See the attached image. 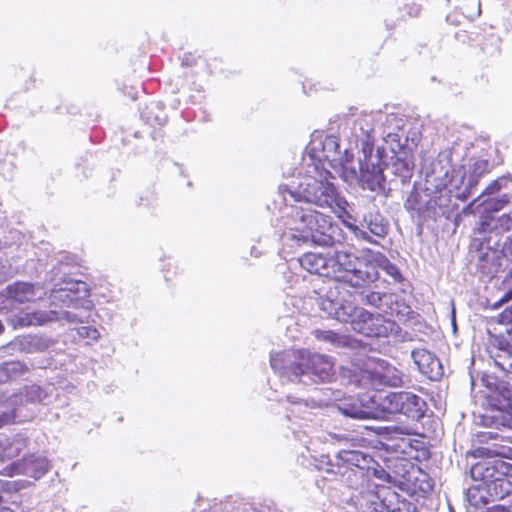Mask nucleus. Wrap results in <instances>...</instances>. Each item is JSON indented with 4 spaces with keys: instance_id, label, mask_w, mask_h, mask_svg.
I'll list each match as a JSON object with an SVG mask.
<instances>
[{
    "instance_id": "48",
    "label": "nucleus",
    "mask_w": 512,
    "mask_h": 512,
    "mask_svg": "<svg viewBox=\"0 0 512 512\" xmlns=\"http://www.w3.org/2000/svg\"><path fill=\"white\" fill-rule=\"evenodd\" d=\"M475 492H476V489H469L468 493H467V497H468L470 503L473 505H477V502L473 501V499L475 498Z\"/></svg>"
},
{
    "instance_id": "12",
    "label": "nucleus",
    "mask_w": 512,
    "mask_h": 512,
    "mask_svg": "<svg viewBox=\"0 0 512 512\" xmlns=\"http://www.w3.org/2000/svg\"><path fill=\"white\" fill-rule=\"evenodd\" d=\"M347 296V290L338 284H333L319 294L317 305L327 317L348 323L357 306Z\"/></svg>"
},
{
    "instance_id": "46",
    "label": "nucleus",
    "mask_w": 512,
    "mask_h": 512,
    "mask_svg": "<svg viewBox=\"0 0 512 512\" xmlns=\"http://www.w3.org/2000/svg\"><path fill=\"white\" fill-rule=\"evenodd\" d=\"M7 375L8 374L6 372L5 365L1 364L0 365V383H5V382L9 381Z\"/></svg>"
},
{
    "instance_id": "51",
    "label": "nucleus",
    "mask_w": 512,
    "mask_h": 512,
    "mask_svg": "<svg viewBox=\"0 0 512 512\" xmlns=\"http://www.w3.org/2000/svg\"><path fill=\"white\" fill-rule=\"evenodd\" d=\"M505 317L512 322V306L505 312Z\"/></svg>"
},
{
    "instance_id": "4",
    "label": "nucleus",
    "mask_w": 512,
    "mask_h": 512,
    "mask_svg": "<svg viewBox=\"0 0 512 512\" xmlns=\"http://www.w3.org/2000/svg\"><path fill=\"white\" fill-rule=\"evenodd\" d=\"M340 232L331 217L315 210L292 207L287 213L282 239L295 245L332 246L339 240Z\"/></svg>"
},
{
    "instance_id": "52",
    "label": "nucleus",
    "mask_w": 512,
    "mask_h": 512,
    "mask_svg": "<svg viewBox=\"0 0 512 512\" xmlns=\"http://www.w3.org/2000/svg\"><path fill=\"white\" fill-rule=\"evenodd\" d=\"M481 13L480 3H478L476 15L479 16Z\"/></svg>"
},
{
    "instance_id": "32",
    "label": "nucleus",
    "mask_w": 512,
    "mask_h": 512,
    "mask_svg": "<svg viewBox=\"0 0 512 512\" xmlns=\"http://www.w3.org/2000/svg\"><path fill=\"white\" fill-rule=\"evenodd\" d=\"M483 489L492 499H503L512 493V481L507 476H502L483 487Z\"/></svg>"
},
{
    "instance_id": "23",
    "label": "nucleus",
    "mask_w": 512,
    "mask_h": 512,
    "mask_svg": "<svg viewBox=\"0 0 512 512\" xmlns=\"http://www.w3.org/2000/svg\"><path fill=\"white\" fill-rule=\"evenodd\" d=\"M411 356L419 371L428 379L437 381L442 377V364L433 353L426 349H415Z\"/></svg>"
},
{
    "instance_id": "15",
    "label": "nucleus",
    "mask_w": 512,
    "mask_h": 512,
    "mask_svg": "<svg viewBox=\"0 0 512 512\" xmlns=\"http://www.w3.org/2000/svg\"><path fill=\"white\" fill-rule=\"evenodd\" d=\"M500 247L501 243L494 244L485 237H473L471 250L477 252V266L483 274L492 276L500 270L504 257V249Z\"/></svg>"
},
{
    "instance_id": "33",
    "label": "nucleus",
    "mask_w": 512,
    "mask_h": 512,
    "mask_svg": "<svg viewBox=\"0 0 512 512\" xmlns=\"http://www.w3.org/2000/svg\"><path fill=\"white\" fill-rule=\"evenodd\" d=\"M493 359L498 368L512 374V340L500 343L499 350Z\"/></svg>"
},
{
    "instance_id": "22",
    "label": "nucleus",
    "mask_w": 512,
    "mask_h": 512,
    "mask_svg": "<svg viewBox=\"0 0 512 512\" xmlns=\"http://www.w3.org/2000/svg\"><path fill=\"white\" fill-rule=\"evenodd\" d=\"M372 457L355 447L340 449L335 456V466L350 469L367 470L371 469Z\"/></svg>"
},
{
    "instance_id": "31",
    "label": "nucleus",
    "mask_w": 512,
    "mask_h": 512,
    "mask_svg": "<svg viewBox=\"0 0 512 512\" xmlns=\"http://www.w3.org/2000/svg\"><path fill=\"white\" fill-rule=\"evenodd\" d=\"M365 471L366 470L337 467L335 474L338 475L339 480L349 488L358 489L365 481Z\"/></svg>"
},
{
    "instance_id": "19",
    "label": "nucleus",
    "mask_w": 512,
    "mask_h": 512,
    "mask_svg": "<svg viewBox=\"0 0 512 512\" xmlns=\"http://www.w3.org/2000/svg\"><path fill=\"white\" fill-rule=\"evenodd\" d=\"M49 470V461L42 455H30L20 461L12 462L5 466L0 474L13 477L16 475H26L34 479H39Z\"/></svg>"
},
{
    "instance_id": "44",
    "label": "nucleus",
    "mask_w": 512,
    "mask_h": 512,
    "mask_svg": "<svg viewBox=\"0 0 512 512\" xmlns=\"http://www.w3.org/2000/svg\"><path fill=\"white\" fill-rule=\"evenodd\" d=\"M485 512H512V511L504 506L495 505V506L489 507Z\"/></svg>"
},
{
    "instance_id": "55",
    "label": "nucleus",
    "mask_w": 512,
    "mask_h": 512,
    "mask_svg": "<svg viewBox=\"0 0 512 512\" xmlns=\"http://www.w3.org/2000/svg\"><path fill=\"white\" fill-rule=\"evenodd\" d=\"M295 436H296V438H298L299 440H301V437H300L298 434H296Z\"/></svg>"
},
{
    "instance_id": "35",
    "label": "nucleus",
    "mask_w": 512,
    "mask_h": 512,
    "mask_svg": "<svg viewBox=\"0 0 512 512\" xmlns=\"http://www.w3.org/2000/svg\"><path fill=\"white\" fill-rule=\"evenodd\" d=\"M49 322H60L61 324H74L83 323L86 321V316L83 313H75L67 310L48 311Z\"/></svg>"
},
{
    "instance_id": "1",
    "label": "nucleus",
    "mask_w": 512,
    "mask_h": 512,
    "mask_svg": "<svg viewBox=\"0 0 512 512\" xmlns=\"http://www.w3.org/2000/svg\"><path fill=\"white\" fill-rule=\"evenodd\" d=\"M487 169L488 162L484 159H470L467 165H456L451 151L440 152L426 171L425 189L429 199L425 211L432 217L444 214L453 194L461 201L467 200Z\"/></svg>"
},
{
    "instance_id": "45",
    "label": "nucleus",
    "mask_w": 512,
    "mask_h": 512,
    "mask_svg": "<svg viewBox=\"0 0 512 512\" xmlns=\"http://www.w3.org/2000/svg\"><path fill=\"white\" fill-rule=\"evenodd\" d=\"M369 500L371 502V505L373 506L374 511H378V506H381V504L378 501V496L375 494H369Z\"/></svg>"
},
{
    "instance_id": "18",
    "label": "nucleus",
    "mask_w": 512,
    "mask_h": 512,
    "mask_svg": "<svg viewBox=\"0 0 512 512\" xmlns=\"http://www.w3.org/2000/svg\"><path fill=\"white\" fill-rule=\"evenodd\" d=\"M405 125L406 118L404 115L378 112V136L390 146L392 152L400 150L402 147L401 140L404 137L406 138L404 132Z\"/></svg>"
},
{
    "instance_id": "53",
    "label": "nucleus",
    "mask_w": 512,
    "mask_h": 512,
    "mask_svg": "<svg viewBox=\"0 0 512 512\" xmlns=\"http://www.w3.org/2000/svg\"><path fill=\"white\" fill-rule=\"evenodd\" d=\"M4 331V325L2 324V322L0 321V334L3 333Z\"/></svg>"
},
{
    "instance_id": "43",
    "label": "nucleus",
    "mask_w": 512,
    "mask_h": 512,
    "mask_svg": "<svg viewBox=\"0 0 512 512\" xmlns=\"http://www.w3.org/2000/svg\"><path fill=\"white\" fill-rule=\"evenodd\" d=\"M373 475L384 482H391V476L383 468H374Z\"/></svg>"
},
{
    "instance_id": "5",
    "label": "nucleus",
    "mask_w": 512,
    "mask_h": 512,
    "mask_svg": "<svg viewBox=\"0 0 512 512\" xmlns=\"http://www.w3.org/2000/svg\"><path fill=\"white\" fill-rule=\"evenodd\" d=\"M370 251L356 256L347 251H335L330 255L329 278L353 288L365 287L378 280V273L370 264Z\"/></svg>"
},
{
    "instance_id": "38",
    "label": "nucleus",
    "mask_w": 512,
    "mask_h": 512,
    "mask_svg": "<svg viewBox=\"0 0 512 512\" xmlns=\"http://www.w3.org/2000/svg\"><path fill=\"white\" fill-rule=\"evenodd\" d=\"M8 380L15 379L28 371V367L20 361H11L4 363Z\"/></svg>"
},
{
    "instance_id": "21",
    "label": "nucleus",
    "mask_w": 512,
    "mask_h": 512,
    "mask_svg": "<svg viewBox=\"0 0 512 512\" xmlns=\"http://www.w3.org/2000/svg\"><path fill=\"white\" fill-rule=\"evenodd\" d=\"M356 137L361 141L362 153L373 150L374 139L378 136V112L362 114L354 122Z\"/></svg>"
},
{
    "instance_id": "28",
    "label": "nucleus",
    "mask_w": 512,
    "mask_h": 512,
    "mask_svg": "<svg viewBox=\"0 0 512 512\" xmlns=\"http://www.w3.org/2000/svg\"><path fill=\"white\" fill-rule=\"evenodd\" d=\"M27 446V439L22 435H0V457L12 459L17 457Z\"/></svg>"
},
{
    "instance_id": "47",
    "label": "nucleus",
    "mask_w": 512,
    "mask_h": 512,
    "mask_svg": "<svg viewBox=\"0 0 512 512\" xmlns=\"http://www.w3.org/2000/svg\"><path fill=\"white\" fill-rule=\"evenodd\" d=\"M503 249L508 254L512 255V236L508 239L507 242H505Z\"/></svg>"
},
{
    "instance_id": "6",
    "label": "nucleus",
    "mask_w": 512,
    "mask_h": 512,
    "mask_svg": "<svg viewBox=\"0 0 512 512\" xmlns=\"http://www.w3.org/2000/svg\"><path fill=\"white\" fill-rule=\"evenodd\" d=\"M475 453L485 459L471 467L474 481H481L485 487L494 480L512 474V464L503 459L512 460V447L500 443L479 447Z\"/></svg>"
},
{
    "instance_id": "2",
    "label": "nucleus",
    "mask_w": 512,
    "mask_h": 512,
    "mask_svg": "<svg viewBox=\"0 0 512 512\" xmlns=\"http://www.w3.org/2000/svg\"><path fill=\"white\" fill-rule=\"evenodd\" d=\"M333 176L326 167L307 164L289 184L281 189L296 201H303L321 209L329 210L338 218L351 219L349 203L332 182Z\"/></svg>"
},
{
    "instance_id": "3",
    "label": "nucleus",
    "mask_w": 512,
    "mask_h": 512,
    "mask_svg": "<svg viewBox=\"0 0 512 512\" xmlns=\"http://www.w3.org/2000/svg\"><path fill=\"white\" fill-rule=\"evenodd\" d=\"M270 366L283 381L291 383L310 385L330 381L333 376L331 358L306 349L272 353Z\"/></svg>"
},
{
    "instance_id": "37",
    "label": "nucleus",
    "mask_w": 512,
    "mask_h": 512,
    "mask_svg": "<svg viewBox=\"0 0 512 512\" xmlns=\"http://www.w3.org/2000/svg\"><path fill=\"white\" fill-rule=\"evenodd\" d=\"M325 441L331 444L343 445V448H348L356 447L358 439L354 438L350 433L328 432Z\"/></svg>"
},
{
    "instance_id": "39",
    "label": "nucleus",
    "mask_w": 512,
    "mask_h": 512,
    "mask_svg": "<svg viewBox=\"0 0 512 512\" xmlns=\"http://www.w3.org/2000/svg\"><path fill=\"white\" fill-rule=\"evenodd\" d=\"M78 335L82 338H88L91 340H98L100 333L96 328L82 326L78 328Z\"/></svg>"
},
{
    "instance_id": "11",
    "label": "nucleus",
    "mask_w": 512,
    "mask_h": 512,
    "mask_svg": "<svg viewBox=\"0 0 512 512\" xmlns=\"http://www.w3.org/2000/svg\"><path fill=\"white\" fill-rule=\"evenodd\" d=\"M380 413H401L407 417L419 420L426 411V402L418 395L407 392L378 393Z\"/></svg>"
},
{
    "instance_id": "13",
    "label": "nucleus",
    "mask_w": 512,
    "mask_h": 512,
    "mask_svg": "<svg viewBox=\"0 0 512 512\" xmlns=\"http://www.w3.org/2000/svg\"><path fill=\"white\" fill-rule=\"evenodd\" d=\"M345 226L354 234L359 240H364L372 244H377L371 235L384 238L389 231V222L387 219L376 209L369 210L365 213L356 212L355 222L358 221L359 225L346 221L342 218Z\"/></svg>"
},
{
    "instance_id": "34",
    "label": "nucleus",
    "mask_w": 512,
    "mask_h": 512,
    "mask_svg": "<svg viewBox=\"0 0 512 512\" xmlns=\"http://www.w3.org/2000/svg\"><path fill=\"white\" fill-rule=\"evenodd\" d=\"M312 334L317 340L322 341L333 348L343 347L348 343L347 337L335 333L331 330L316 329L312 332Z\"/></svg>"
},
{
    "instance_id": "49",
    "label": "nucleus",
    "mask_w": 512,
    "mask_h": 512,
    "mask_svg": "<svg viewBox=\"0 0 512 512\" xmlns=\"http://www.w3.org/2000/svg\"><path fill=\"white\" fill-rule=\"evenodd\" d=\"M481 437H483V438H485L487 440H497L498 439V435L496 433H493V432L485 433Z\"/></svg>"
},
{
    "instance_id": "20",
    "label": "nucleus",
    "mask_w": 512,
    "mask_h": 512,
    "mask_svg": "<svg viewBox=\"0 0 512 512\" xmlns=\"http://www.w3.org/2000/svg\"><path fill=\"white\" fill-rule=\"evenodd\" d=\"M512 228V218L508 214L496 216L488 214L483 217L474 236L485 237L494 244L501 243L502 234Z\"/></svg>"
},
{
    "instance_id": "40",
    "label": "nucleus",
    "mask_w": 512,
    "mask_h": 512,
    "mask_svg": "<svg viewBox=\"0 0 512 512\" xmlns=\"http://www.w3.org/2000/svg\"><path fill=\"white\" fill-rule=\"evenodd\" d=\"M16 420L15 411L0 413V428L3 426L14 423Z\"/></svg>"
},
{
    "instance_id": "30",
    "label": "nucleus",
    "mask_w": 512,
    "mask_h": 512,
    "mask_svg": "<svg viewBox=\"0 0 512 512\" xmlns=\"http://www.w3.org/2000/svg\"><path fill=\"white\" fill-rule=\"evenodd\" d=\"M370 264L378 274L379 269H381L385 271L389 276H391L395 281H398L401 278L399 269L380 252L370 251Z\"/></svg>"
},
{
    "instance_id": "7",
    "label": "nucleus",
    "mask_w": 512,
    "mask_h": 512,
    "mask_svg": "<svg viewBox=\"0 0 512 512\" xmlns=\"http://www.w3.org/2000/svg\"><path fill=\"white\" fill-rule=\"evenodd\" d=\"M362 154L363 157L358 159V168L352 165L347 158L342 163L343 180L350 184L358 183L363 189L372 192L384 190V163L379 149L376 153L371 150V152ZM345 155L347 156L346 151Z\"/></svg>"
},
{
    "instance_id": "54",
    "label": "nucleus",
    "mask_w": 512,
    "mask_h": 512,
    "mask_svg": "<svg viewBox=\"0 0 512 512\" xmlns=\"http://www.w3.org/2000/svg\"><path fill=\"white\" fill-rule=\"evenodd\" d=\"M155 121L157 122V124H162V122L158 119V117H156Z\"/></svg>"
},
{
    "instance_id": "14",
    "label": "nucleus",
    "mask_w": 512,
    "mask_h": 512,
    "mask_svg": "<svg viewBox=\"0 0 512 512\" xmlns=\"http://www.w3.org/2000/svg\"><path fill=\"white\" fill-rule=\"evenodd\" d=\"M339 148V141L336 136L324 135L323 133L313 134L303 156L304 166L316 163L320 167H325V161L330 164L341 162L342 157Z\"/></svg>"
},
{
    "instance_id": "36",
    "label": "nucleus",
    "mask_w": 512,
    "mask_h": 512,
    "mask_svg": "<svg viewBox=\"0 0 512 512\" xmlns=\"http://www.w3.org/2000/svg\"><path fill=\"white\" fill-rule=\"evenodd\" d=\"M287 400L291 404L289 413L291 416L296 418L308 419L311 414L310 410L315 407L314 402L309 403L307 400L291 396H288Z\"/></svg>"
},
{
    "instance_id": "50",
    "label": "nucleus",
    "mask_w": 512,
    "mask_h": 512,
    "mask_svg": "<svg viewBox=\"0 0 512 512\" xmlns=\"http://www.w3.org/2000/svg\"><path fill=\"white\" fill-rule=\"evenodd\" d=\"M451 317H452L451 321H452L453 329H454V331H456V320H455V309H454V306H452Z\"/></svg>"
},
{
    "instance_id": "29",
    "label": "nucleus",
    "mask_w": 512,
    "mask_h": 512,
    "mask_svg": "<svg viewBox=\"0 0 512 512\" xmlns=\"http://www.w3.org/2000/svg\"><path fill=\"white\" fill-rule=\"evenodd\" d=\"M9 322L14 327H27L32 325H43L49 322L48 311H37V312H24L11 316Z\"/></svg>"
},
{
    "instance_id": "41",
    "label": "nucleus",
    "mask_w": 512,
    "mask_h": 512,
    "mask_svg": "<svg viewBox=\"0 0 512 512\" xmlns=\"http://www.w3.org/2000/svg\"><path fill=\"white\" fill-rule=\"evenodd\" d=\"M507 180L505 178H499L497 180H494L483 192L484 194H494L497 191H499L502 188V184L506 182Z\"/></svg>"
},
{
    "instance_id": "10",
    "label": "nucleus",
    "mask_w": 512,
    "mask_h": 512,
    "mask_svg": "<svg viewBox=\"0 0 512 512\" xmlns=\"http://www.w3.org/2000/svg\"><path fill=\"white\" fill-rule=\"evenodd\" d=\"M354 331L367 337H398L401 333L399 325L381 314H373L364 308L356 307L351 320L348 321Z\"/></svg>"
},
{
    "instance_id": "16",
    "label": "nucleus",
    "mask_w": 512,
    "mask_h": 512,
    "mask_svg": "<svg viewBox=\"0 0 512 512\" xmlns=\"http://www.w3.org/2000/svg\"><path fill=\"white\" fill-rule=\"evenodd\" d=\"M337 407L343 415L354 419L378 418L380 415L379 396L375 391L362 394L357 399H344Z\"/></svg>"
},
{
    "instance_id": "17",
    "label": "nucleus",
    "mask_w": 512,
    "mask_h": 512,
    "mask_svg": "<svg viewBox=\"0 0 512 512\" xmlns=\"http://www.w3.org/2000/svg\"><path fill=\"white\" fill-rule=\"evenodd\" d=\"M361 300L365 305L375 307L390 316H397L400 320H406L412 313L411 308L398 300V296L389 292L368 291L361 294Z\"/></svg>"
},
{
    "instance_id": "9",
    "label": "nucleus",
    "mask_w": 512,
    "mask_h": 512,
    "mask_svg": "<svg viewBox=\"0 0 512 512\" xmlns=\"http://www.w3.org/2000/svg\"><path fill=\"white\" fill-rule=\"evenodd\" d=\"M50 283L52 285L49 295L51 305L91 309V301L87 299L89 293L87 283L67 278L65 275L51 277Z\"/></svg>"
},
{
    "instance_id": "42",
    "label": "nucleus",
    "mask_w": 512,
    "mask_h": 512,
    "mask_svg": "<svg viewBox=\"0 0 512 512\" xmlns=\"http://www.w3.org/2000/svg\"><path fill=\"white\" fill-rule=\"evenodd\" d=\"M504 283L507 287V291H506L503 299L508 301V300L512 299V268L509 270Z\"/></svg>"
},
{
    "instance_id": "25",
    "label": "nucleus",
    "mask_w": 512,
    "mask_h": 512,
    "mask_svg": "<svg viewBox=\"0 0 512 512\" xmlns=\"http://www.w3.org/2000/svg\"><path fill=\"white\" fill-rule=\"evenodd\" d=\"M3 295L18 303H25L40 299L42 292L30 283L15 282L5 288Z\"/></svg>"
},
{
    "instance_id": "27",
    "label": "nucleus",
    "mask_w": 512,
    "mask_h": 512,
    "mask_svg": "<svg viewBox=\"0 0 512 512\" xmlns=\"http://www.w3.org/2000/svg\"><path fill=\"white\" fill-rule=\"evenodd\" d=\"M392 157V163L389 169L391 172L401 179L402 183L409 180L413 174V161L406 151L395 150Z\"/></svg>"
},
{
    "instance_id": "24",
    "label": "nucleus",
    "mask_w": 512,
    "mask_h": 512,
    "mask_svg": "<svg viewBox=\"0 0 512 512\" xmlns=\"http://www.w3.org/2000/svg\"><path fill=\"white\" fill-rule=\"evenodd\" d=\"M55 387L47 384L44 387L36 384L24 386L20 392L14 395L12 403L22 405L26 403H42L52 397Z\"/></svg>"
},
{
    "instance_id": "8",
    "label": "nucleus",
    "mask_w": 512,
    "mask_h": 512,
    "mask_svg": "<svg viewBox=\"0 0 512 512\" xmlns=\"http://www.w3.org/2000/svg\"><path fill=\"white\" fill-rule=\"evenodd\" d=\"M359 373L353 370L351 382L360 387L390 386L400 387L403 384L404 374L396 367L383 359L368 358L362 367H358Z\"/></svg>"
},
{
    "instance_id": "26",
    "label": "nucleus",
    "mask_w": 512,
    "mask_h": 512,
    "mask_svg": "<svg viewBox=\"0 0 512 512\" xmlns=\"http://www.w3.org/2000/svg\"><path fill=\"white\" fill-rule=\"evenodd\" d=\"M303 269L311 274L329 278L330 273V256H324L316 253H306L299 259Z\"/></svg>"
}]
</instances>
